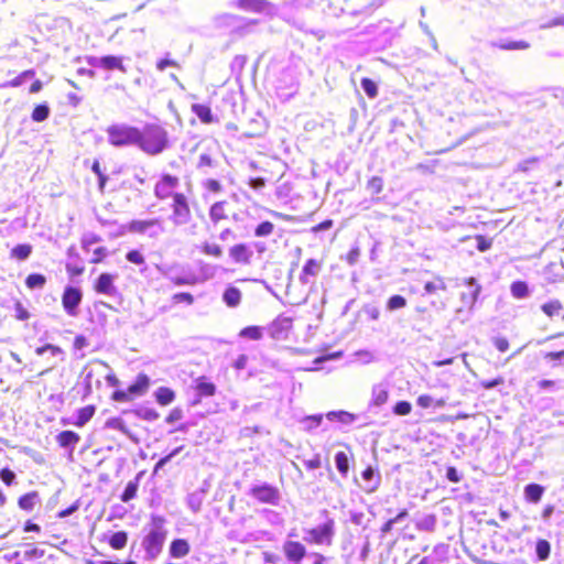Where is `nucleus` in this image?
<instances>
[{"mask_svg": "<svg viewBox=\"0 0 564 564\" xmlns=\"http://www.w3.org/2000/svg\"><path fill=\"white\" fill-rule=\"evenodd\" d=\"M467 283L471 286V290H470L469 294L465 297L467 299L468 303L473 304L477 300V296L480 292V286L478 284H476V281L474 278L468 279Z\"/></svg>", "mask_w": 564, "mask_h": 564, "instance_id": "48", "label": "nucleus"}, {"mask_svg": "<svg viewBox=\"0 0 564 564\" xmlns=\"http://www.w3.org/2000/svg\"><path fill=\"white\" fill-rule=\"evenodd\" d=\"M32 251H33V248L31 245L20 243V245L14 246L10 250V257L18 261H24L31 256Z\"/></svg>", "mask_w": 564, "mask_h": 564, "instance_id": "30", "label": "nucleus"}, {"mask_svg": "<svg viewBox=\"0 0 564 564\" xmlns=\"http://www.w3.org/2000/svg\"><path fill=\"white\" fill-rule=\"evenodd\" d=\"M50 107L46 104L36 105L31 113V118L34 122H42L50 116Z\"/></svg>", "mask_w": 564, "mask_h": 564, "instance_id": "37", "label": "nucleus"}, {"mask_svg": "<svg viewBox=\"0 0 564 564\" xmlns=\"http://www.w3.org/2000/svg\"><path fill=\"white\" fill-rule=\"evenodd\" d=\"M173 302L192 304L194 302L193 295L188 292H180L173 295Z\"/></svg>", "mask_w": 564, "mask_h": 564, "instance_id": "56", "label": "nucleus"}, {"mask_svg": "<svg viewBox=\"0 0 564 564\" xmlns=\"http://www.w3.org/2000/svg\"><path fill=\"white\" fill-rule=\"evenodd\" d=\"M95 412H96V406L93 404L80 408L77 411V417H76V421L74 422V425L78 426V427L84 426L86 423H88L91 420Z\"/></svg>", "mask_w": 564, "mask_h": 564, "instance_id": "27", "label": "nucleus"}, {"mask_svg": "<svg viewBox=\"0 0 564 564\" xmlns=\"http://www.w3.org/2000/svg\"><path fill=\"white\" fill-rule=\"evenodd\" d=\"M138 134L135 145L149 155H156L167 147V133L158 123H147L142 129L138 128Z\"/></svg>", "mask_w": 564, "mask_h": 564, "instance_id": "1", "label": "nucleus"}, {"mask_svg": "<svg viewBox=\"0 0 564 564\" xmlns=\"http://www.w3.org/2000/svg\"><path fill=\"white\" fill-rule=\"evenodd\" d=\"M334 520L329 519L322 525L311 529L308 531L310 538L307 539V541L316 545H330L334 535Z\"/></svg>", "mask_w": 564, "mask_h": 564, "instance_id": "5", "label": "nucleus"}, {"mask_svg": "<svg viewBox=\"0 0 564 564\" xmlns=\"http://www.w3.org/2000/svg\"><path fill=\"white\" fill-rule=\"evenodd\" d=\"M109 252L106 247H98L93 250V257L90 259V263L98 264L105 261L108 257Z\"/></svg>", "mask_w": 564, "mask_h": 564, "instance_id": "46", "label": "nucleus"}, {"mask_svg": "<svg viewBox=\"0 0 564 564\" xmlns=\"http://www.w3.org/2000/svg\"><path fill=\"white\" fill-rule=\"evenodd\" d=\"M236 4L240 10L250 13H262L271 6L268 0H237Z\"/></svg>", "mask_w": 564, "mask_h": 564, "instance_id": "16", "label": "nucleus"}, {"mask_svg": "<svg viewBox=\"0 0 564 564\" xmlns=\"http://www.w3.org/2000/svg\"><path fill=\"white\" fill-rule=\"evenodd\" d=\"M106 426L110 427V429H113V430H117V431H120L124 434H128L129 431L127 429V425L126 423L123 422L122 419L120 417H112V419H109L107 422H106Z\"/></svg>", "mask_w": 564, "mask_h": 564, "instance_id": "47", "label": "nucleus"}, {"mask_svg": "<svg viewBox=\"0 0 564 564\" xmlns=\"http://www.w3.org/2000/svg\"><path fill=\"white\" fill-rule=\"evenodd\" d=\"M93 289L98 294L113 296L117 294L115 275L108 272L101 273L94 282Z\"/></svg>", "mask_w": 564, "mask_h": 564, "instance_id": "10", "label": "nucleus"}, {"mask_svg": "<svg viewBox=\"0 0 564 564\" xmlns=\"http://www.w3.org/2000/svg\"><path fill=\"white\" fill-rule=\"evenodd\" d=\"M494 345L500 352H506L510 347L509 340L506 337L495 338Z\"/></svg>", "mask_w": 564, "mask_h": 564, "instance_id": "60", "label": "nucleus"}, {"mask_svg": "<svg viewBox=\"0 0 564 564\" xmlns=\"http://www.w3.org/2000/svg\"><path fill=\"white\" fill-rule=\"evenodd\" d=\"M223 300L229 307H236L240 304L241 292L235 286H228L223 294Z\"/></svg>", "mask_w": 564, "mask_h": 564, "instance_id": "28", "label": "nucleus"}, {"mask_svg": "<svg viewBox=\"0 0 564 564\" xmlns=\"http://www.w3.org/2000/svg\"><path fill=\"white\" fill-rule=\"evenodd\" d=\"M203 254L213 257V258H220L224 253V249L220 245L216 242H203L199 247Z\"/></svg>", "mask_w": 564, "mask_h": 564, "instance_id": "32", "label": "nucleus"}, {"mask_svg": "<svg viewBox=\"0 0 564 564\" xmlns=\"http://www.w3.org/2000/svg\"><path fill=\"white\" fill-rule=\"evenodd\" d=\"M195 390L200 397H213L216 394V386L205 376L196 379Z\"/></svg>", "mask_w": 564, "mask_h": 564, "instance_id": "21", "label": "nucleus"}, {"mask_svg": "<svg viewBox=\"0 0 564 564\" xmlns=\"http://www.w3.org/2000/svg\"><path fill=\"white\" fill-rule=\"evenodd\" d=\"M364 312L368 319L377 321L380 317V310L375 305H366Z\"/></svg>", "mask_w": 564, "mask_h": 564, "instance_id": "58", "label": "nucleus"}, {"mask_svg": "<svg viewBox=\"0 0 564 564\" xmlns=\"http://www.w3.org/2000/svg\"><path fill=\"white\" fill-rule=\"evenodd\" d=\"M178 178L170 174L162 175L161 180L155 184L154 193L160 199H165L171 196V189L176 187Z\"/></svg>", "mask_w": 564, "mask_h": 564, "instance_id": "13", "label": "nucleus"}, {"mask_svg": "<svg viewBox=\"0 0 564 564\" xmlns=\"http://www.w3.org/2000/svg\"><path fill=\"white\" fill-rule=\"evenodd\" d=\"M98 65L107 70L118 69L122 73H126V67L123 65L122 57H120V56H113V55L102 56L99 59Z\"/></svg>", "mask_w": 564, "mask_h": 564, "instance_id": "20", "label": "nucleus"}, {"mask_svg": "<svg viewBox=\"0 0 564 564\" xmlns=\"http://www.w3.org/2000/svg\"><path fill=\"white\" fill-rule=\"evenodd\" d=\"M191 110L200 120L202 123L209 124L216 121L212 109L207 105L193 104Z\"/></svg>", "mask_w": 564, "mask_h": 564, "instance_id": "18", "label": "nucleus"}, {"mask_svg": "<svg viewBox=\"0 0 564 564\" xmlns=\"http://www.w3.org/2000/svg\"><path fill=\"white\" fill-rule=\"evenodd\" d=\"M85 271L84 265L74 264V263H67L66 264V272L70 278L82 275Z\"/></svg>", "mask_w": 564, "mask_h": 564, "instance_id": "57", "label": "nucleus"}, {"mask_svg": "<svg viewBox=\"0 0 564 564\" xmlns=\"http://www.w3.org/2000/svg\"><path fill=\"white\" fill-rule=\"evenodd\" d=\"M239 336L242 338L259 340L262 338V328L257 325L247 326L240 329Z\"/></svg>", "mask_w": 564, "mask_h": 564, "instance_id": "38", "label": "nucleus"}, {"mask_svg": "<svg viewBox=\"0 0 564 564\" xmlns=\"http://www.w3.org/2000/svg\"><path fill=\"white\" fill-rule=\"evenodd\" d=\"M303 465L308 470L319 468L322 466L321 455L315 454L312 458L304 460Z\"/></svg>", "mask_w": 564, "mask_h": 564, "instance_id": "55", "label": "nucleus"}, {"mask_svg": "<svg viewBox=\"0 0 564 564\" xmlns=\"http://www.w3.org/2000/svg\"><path fill=\"white\" fill-rule=\"evenodd\" d=\"M209 217L214 224H219L220 221L228 219V214L226 212V203L217 202L212 205L209 209Z\"/></svg>", "mask_w": 564, "mask_h": 564, "instance_id": "23", "label": "nucleus"}, {"mask_svg": "<svg viewBox=\"0 0 564 564\" xmlns=\"http://www.w3.org/2000/svg\"><path fill=\"white\" fill-rule=\"evenodd\" d=\"M293 328V319L286 316H278L269 326L270 336L275 340L288 339Z\"/></svg>", "mask_w": 564, "mask_h": 564, "instance_id": "8", "label": "nucleus"}, {"mask_svg": "<svg viewBox=\"0 0 564 564\" xmlns=\"http://www.w3.org/2000/svg\"><path fill=\"white\" fill-rule=\"evenodd\" d=\"M505 382V379L502 377H497L492 380H485L480 382V387L488 390L491 388H495L499 384H502Z\"/></svg>", "mask_w": 564, "mask_h": 564, "instance_id": "62", "label": "nucleus"}, {"mask_svg": "<svg viewBox=\"0 0 564 564\" xmlns=\"http://www.w3.org/2000/svg\"><path fill=\"white\" fill-rule=\"evenodd\" d=\"M283 552L289 562L299 564L306 555L304 544L299 541H285L283 543Z\"/></svg>", "mask_w": 564, "mask_h": 564, "instance_id": "11", "label": "nucleus"}, {"mask_svg": "<svg viewBox=\"0 0 564 564\" xmlns=\"http://www.w3.org/2000/svg\"><path fill=\"white\" fill-rule=\"evenodd\" d=\"M475 239L477 241V249L480 252H485V251L489 250L492 246V239L487 238L482 235H476Z\"/></svg>", "mask_w": 564, "mask_h": 564, "instance_id": "49", "label": "nucleus"}, {"mask_svg": "<svg viewBox=\"0 0 564 564\" xmlns=\"http://www.w3.org/2000/svg\"><path fill=\"white\" fill-rule=\"evenodd\" d=\"M535 552H536V556L540 561L547 560L550 556V553H551V545H550L549 541H546L544 539L538 540L536 544H535Z\"/></svg>", "mask_w": 564, "mask_h": 564, "instance_id": "39", "label": "nucleus"}, {"mask_svg": "<svg viewBox=\"0 0 564 564\" xmlns=\"http://www.w3.org/2000/svg\"><path fill=\"white\" fill-rule=\"evenodd\" d=\"M154 397L160 405L166 406L175 400V392L169 387H160L155 391Z\"/></svg>", "mask_w": 564, "mask_h": 564, "instance_id": "26", "label": "nucleus"}, {"mask_svg": "<svg viewBox=\"0 0 564 564\" xmlns=\"http://www.w3.org/2000/svg\"><path fill=\"white\" fill-rule=\"evenodd\" d=\"M45 351H50L52 355H59L63 352L61 347L53 344H46L35 349V354L39 356L43 355Z\"/></svg>", "mask_w": 564, "mask_h": 564, "instance_id": "53", "label": "nucleus"}, {"mask_svg": "<svg viewBox=\"0 0 564 564\" xmlns=\"http://www.w3.org/2000/svg\"><path fill=\"white\" fill-rule=\"evenodd\" d=\"M511 295L514 299H524L529 295V288L524 281H514L510 285Z\"/></svg>", "mask_w": 564, "mask_h": 564, "instance_id": "36", "label": "nucleus"}, {"mask_svg": "<svg viewBox=\"0 0 564 564\" xmlns=\"http://www.w3.org/2000/svg\"><path fill=\"white\" fill-rule=\"evenodd\" d=\"M15 318L19 321H26L30 318L29 311L23 306L20 301L14 303Z\"/></svg>", "mask_w": 564, "mask_h": 564, "instance_id": "52", "label": "nucleus"}, {"mask_svg": "<svg viewBox=\"0 0 564 564\" xmlns=\"http://www.w3.org/2000/svg\"><path fill=\"white\" fill-rule=\"evenodd\" d=\"M541 311L550 318H561L564 321V305L557 300H550L541 305Z\"/></svg>", "mask_w": 564, "mask_h": 564, "instance_id": "15", "label": "nucleus"}, {"mask_svg": "<svg viewBox=\"0 0 564 564\" xmlns=\"http://www.w3.org/2000/svg\"><path fill=\"white\" fill-rule=\"evenodd\" d=\"M150 378L145 373H139L133 383L127 390H116L111 394L115 402H130L134 398L145 394L150 388Z\"/></svg>", "mask_w": 564, "mask_h": 564, "instance_id": "4", "label": "nucleus"}, {"mask_svg": "<svg viewBox=\"0 0 564 564\" xmlns=\"http://www.w3.org/2000/svg\"><path fill=\"white\" fill-rule=\"evenodd\" d=\"M252 256V251L246 243H236L229 248V257L237 264L250 265Z\"/></svg>", "mask_w": 564, "mask_h": 564, "instance_id": "12", "label": "nucleus"}, {"mask_svg": "<svg viewBox=\"0 0 564 564\" xmlns=\"http://www.w3.org/2000/svg\"><path fill=\"white\" fill-rule=\"evenodd\" d=\"M83 299L79 289L74 286H66L62 294V305L65 312L70 316L77 315V308Z\"/></svg>", "mask_w": 564, "mask_h": 564, "instance_id": "7", "label": "nucleus"}, {"mask_svg": "<svg viewBox=\"0 0 564 564\" xmlns=\"http://www.w3.org/2000/svg\"><path fill=\"white\" fill-rule=\"evenodd\" d=\"M424 290L427 294H434L437 292H444L447 290L444 278L435 276L433 281H429L424 284Z\"/></svg>", "mask_w": 564, "mask_h": 564, "instance_id": "33", "label": "nucleus"}, {"mask_svg": "<svg viewBox=\"0 0 564 564\" xmlns=\"http://www.w3.org/2000/svg\"><path fill=\"white\" fill-rule=\"evenodd\" d=\"M183 417V410L181 408H174L165 417L166 423H174Z\"/></svg>", "mask_w": 564, "mask_h": 564, "instance_id": "59", "label": "nucleus"}, {"mask_svg": "<svg viewBox=\"0 0 564 564\" xmlns=\"http://www.w3.org/2000/svg\"><path fill=\"white\" fill-rule=\"evenodd\" d=\"M321 265L322 264L319 261L315 259H308L303 267L302 274L300 278L301 281L304 283H308L310 278L315 276L318 273Z\"/></svg>", "mask_w": 564, "mask_h": 564, "instance_id": "24", "label": "nucleus"}, {"mask_svg": "<svg viewBox=\"0 0 564 564\" xmlns=\"http://www.w3.org/2000/svg\"><path fill=\"white\" fill-rule=\"evenodd\" d=\"M250 492L259 502L262 503L276 505L280 499L279 489L267 484L252 487Z\"/></svg>", "mask_w": 564, "mask_h": 564, "instance_id": "9", "label": "nucleus"}, {"mask_svg": "<svg viewBox=\"0 0 564 564\" xmlns=\"http://www.w3.org/2000/svg\"><path fill=\"white\" fill-rule=\"evenodd\" d=\"M204 187L213 193H219L221 191V185L217 180L209 178L204 183Z\"/></svg>", "mask_w": 564, "mask_h": 564, "instance_id": "61", "label": "nucleus"}, {"mask_svg": "<svg viewBox=\"0 0 564 564\" xmlns=\"http://www.w3.org/2000/svg\"><path fill=\"white\" fill-rule=\"evenodd\" d=\"M46 284V278L41 273H31L25 278V285L30 290L42 289Z\"/></svg>", "mask_w": 564, "mask_h": 564, "instance_id": "35", "label": "nucleus"}, {"mask_svg": "<svg viewBox=\"0 0 564 564\" xmlns=\"http://www.w3.org/2000/svg\"><path fill=\"white\" fill-rule=\"evenodd\" d=\"M544 494V487L539 484H529L524 487L525 500L532 503H536L541 500Z\"/></svg>", "mask_w": 564, "mask_h": 564, "instance_id": "25", "label": "nucleus"}, {"mask_svg": "<svg viewBox=\"0 0 564 564\" xmlns=\"http://www.w3.org/2000/svg\"><path fill=\"white\" fill-rule=\"evenodd\" d=\"M141 474H139L134 480H131L127 484L123 492L120 496V499L122 502H129L130 500L134 499L137 496L138 487H139V480H140Z\"/></svg>", "mask_w": 564, "mask_h": 564, "instance_id": "31", "label": "nucleus"}, {"mask_svg": "<svg viewBox=\"0 0 564 564\" xmlns=\"http://www.w3.org/2000/svg\"><path fill=\"white\" fill-rule=\"evenodd\" d=\"M335 464L343 477H346L349 471L350 458L345 452H338L335 455Z\"/></svg>", "mask_w": 564, "mask_h": 564, "instance_id": "34", "label": "nucleus"}, {"mask_svg": "<svg viewBox=\"0 0 564 564\" xmlns=\"http://www.w3.org/2000/svg\"><path fill=\"white\" fill-rule=\"evenodd\" d=\"M155 223V220H132L127 225V229L131 232H143Z\"/></svg>", "mask_w": 564, "mask_h": 564, "instance_id": "40", "label": "nucleus"}, {"mask_svg": "<svg viewBox=\"0 0 564 564\" xmlns=\"http://www.w3.org/2000/svg\"><path fill=\"white\" fill-rule=\"evenodd\" d=\"M0 478L4 485L11 486L14 482L15 474L11 469L4 467L0 469Z\"/></svg>", "mask_w": 564, "mask_h": 564, "instance_id": "54", "label": "nucleus"}, {"mask_svg": "<svg viewBox=\"0 0 564 564\" xmlns=\"http://www.w3.org/2000/svg\"><path fill=\"white\" fill-rule=\"evenodd\" d=\"M80 441L79 434H77L74 431H62L56 435V442L59 447L67 448L72 447L74 448Z\"/></svg>", "mask_w": 564, "mask_h": 564, "instance_id": "17", "label": "nucleus"}, {"mask_svg": "<svg viewBox=\"0 0 564 564\" xmlns=\"http://www.w3.org/2000/svg\"><path fill=\"white\" fill-rule=\"evenodd\" d=\"M173 221L177 225L185 224L191 217V208L186 196L183 193L172 195Z\"/></svg>", "mask_w": 564, "mask_h": 564, "instance_id": "6", "label": "nucleus"}, {"mask_svg": "<svg viewBox=\"0 0 564 564\" xmlns=\"http://www.w3.org/2000/svg\"><path fill=\"white\" fill-rule=\"evenodd\" d=\"M411 410H412V405L408 401H399L395 403V405L393 408V412L397 415H408V414H410Z\"/></svg>", "mask_w": 564, "mask_h": 564, "instance_id": "51", "label": "nucleus"}, {"mask_svg": "<svg viewBox=\"0 0 564 564\" xmlns=\"http://www.w3.org/2000/svg\"><path fill=\"white\" fill-rule=\"evenodd\" d=\"M497 46L498 48L503 51L528 50L530 47V43L527 41H510L506 43H500Z\"/></svg>", "mask_w": 564, "mask_h": 564, "instance_id": "42", "label": "nucleus"}, {"mask_svg": "<svg viewBox=\"0 0 564 564\" xmlns=\"http://www.w3.org/2000/svg\"><path fill=\"white\" fill-rule=\"evenodd\" d=\"M446 477L451 482L457 484L460 481L462 477L457 473L456 468L453 466L447 467Z\"/></svg>", "mask_w": 564, "mask_h": 564, "instance_id": "63", "label": "nucleus"}, {"mask_svg": "<svg viewBox=\"0 0 564 564\" xmlns=\"http://www.w3.org/2000/svg\"><path fill=\"white\" fill-rule=\"evenodd\" d=\"M108 544L112 550H123L128 544V533L126 531H117L108 539Z\"/></svg>", "mask_w": 564, "mask_h": 564, "instance_id": "29", "label": "nucleus"}, {"mask_svg": "<svg viewBox=\"0 0 564 564\" xmlns=\"http://www.w3.org/2000/svg\"><path fill=\"white\" fill-rule=\"evenodd\" d=\"M361 87L369 98L373 99L378 96V87H377V84L372 79L367 78V77L362 78Z\"/></svg>", "mask_w": 564, "mask_h": 564, "instance_id": "43", "label": "nucleus"}, {"mask_svg": "<svg viewBox=\"0 0 564 564\" xmlns=\"http://www.w3.org/2000/svg\"><path fill=\"white\" fill-rule=\"evenodd\" d=\"M164 519L158 517L153 519V524L142 540V546L149 558H155L163 549L167 532L164 529Z\"/></svg>", "mask_w": 564, "mask_h": 564, "instance_id": "2", "label": "nucleus"}, {"mask_svg": "<svg viewBox=\"0 0 564 564\" xmlns=\"http://www.w3.org/2000/svg\"><path fill=\"white\" fill-rule=\"evenodd\" d=\"M273 230L274 225L271 221L265 220L257 226V228L254 229V235L257 237H264L271 235Z\"/></svg>", "mask_w": 564, "mask_h": 564, "instance_id": "45", "label": "nucleus"}, {"mask_svg": "<svg viewBox=\"0 0 564 564\" xmlns=\"http://www.w3.org/2000/svg\"><path fill=\"white\" fill-rule=\"evenodd\" d=\"M543 278L546 284L558 283L564 279V268L561 263L551 262L543 270Z\"/></svg>", "mask_w": 564, "mask_h": 564, "instance_id": "14", "label": "nucleus"}, {"mask_svg": "<svg viewBox=\"0 0 564 564\" xmlns=\"http://www.w3.org/2000/svg\"><path fill=\"white\" fill-rule=\"evenodd\" d=\"M191 551L189 543L185 539H175L170 544V555L174 558H182Z\"/></svg>", "mask_w": 564, "mask_h": 564, "instance_id": "19", "label": "nucleus"}, {"mask_svg": "<svg viewBox=\"0 0 564 564\" xmlns=\"http://www.w3.org/2000/svg\"><path fill=\"white\" fill-rule=\"evenodd\" d=\"M126 258L129 262L138 265L143 264L145 262L144 256L139 250L135 249L128 251Z\"/></svg>", "mask_w": 564, "mask_h": 564, "instance_id": "50", "label": "nucleus"}, {"mask_svg": "<svg viewBox=\"0 0 564 564\" xmlns=\"http://www.w3.org/2000/svg\"><path fill=\"white\" fill-rule=\"evenodd\" d=\"M366 186L371 195H378L383 191L384 182L380 176H371Z\"/></svg>", "mask_w": 564, "mask_h": 564, "instance_id": "41", "label": "nucleus"}, {"mask_svg": "<svg viewBox=\"0 0 564 564\" xmlns=\"http://www.w3.org/2000/svg\"><path fill=\"white\" fill-rule=\"evenodd\" d=\"M107 138L109 144L116 148L135 145L138 128L127 123H113L107 129Z\"/></svg>", "mask_w": 564, "mask_h": 564, "instance_id": "3", "label": "nucleus"}, {"mask_svg": "<svg viewBox=\"0 0 564 564\" xmlns=\"http://www.w3.org/2000/svg\"><path fill=\"white\" fill-rule=\"evenodd\" d=\"M406 305V300L402 295H392L387 302L389 311L403 308Z\"/></svg>", "mask_w": 564, "mask_h": 564, "instance_id": "44", "label": "nucleus"}, {"mask_svg": "<svg viewBox=\"0 0 564 564\" xmlns=\"http://www.w3.org/2000/svg\"><path fill=\"white\" fill-rule=\"evenodd\" d=\"M359 254H360L359 248L355 247V248L350 249L348 251V253L346 254V261L349 264H355L359 258Z\"/></svg>", "mask_w": 564, "mask_h": 564, "instance_id": "64", "label": "nucleus"}, {"mask_svg": "<svg viewBox=\"0 0 564 564\" xmlns=\"http://www.w3.org/2000/svg\"><path fill=\"white\" fill-rule=\"evenodd\" d=\"M39 492L30 491L19 497L18 506L21 510L31 512L35 508V505L39 502Z\"/></svg>", "mask_w": 564, "mask_h": 564, "instance_id": "22", "label": "nucleus"}]
</instances>
